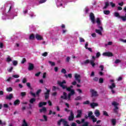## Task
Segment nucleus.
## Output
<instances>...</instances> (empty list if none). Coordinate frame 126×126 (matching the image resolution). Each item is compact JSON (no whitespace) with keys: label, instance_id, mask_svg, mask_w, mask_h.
Segmentation results:
<instances>
[{"label":"nucleus","instance_id":"nucleus-1","mask_svg":"<svg viewBox=\"0 0 126 126\" xmlns=\"http://www.w3.org/2000/svg\"><path fill=\"white\" fill-rule=\"evenodd\" d=\"M114 16H115V17H118V18H120V19H122L123 22H126V13L125 14V16H122L120 15V13L118 12H115Z\"/></svg>","mask_w":126,"mask_h":126},{"label":"nucleus","instance_id":"nucleus-2","mask_svg":"<svg viewBox=\"0 0 126 126\" xmlns=\"http://www.w3.org/2000/svg\"><path fill=\"white\" fill-rule=\"evenodd\" d=\"M112 105L114 106V109L113 110L114 113L118 115V110H119V107H118V106H119L120 104L116 101H113L112 103Z\"/></svg>","mask_w":126,"mask_h":126},{"label":"nucleus","instance_id":"nucleus-3","mask_svg":"<svg viewBox=\"0 0 126 126\" xmlns=\"http://www.w3.org/2000/svg\"><path fill=\"white\" fill-rule=\"evenodd\" d=\"M90 92H91V97H98V94L97 91H94L92 89H91L90 90Z\"/></svg>","mask_w":126,"mask_h":126},{"label":"nucleus","instance_id":"nucleus-4","mask_svg":"<svg viewBox=\"0 0 126 126\" xmlns=\"http://www.w3.org/2000/svg\"><path fill=\"white\" fill-rule=\"evenodd\" d=\"M65 83H66L65 80H63L62 82H59L58 84L62 88V89H63V90H64L65 88H66V86L63 84H65Z\"/></svg>","mask_w":126,"mask_h":126},{"label":"nucleus","instance_id":"nucleus-5","mask_svg":"<svg viewBox=\"0 0 126 126\" xmlns=\"http://www.w3.org/2000/svg\"><path fill=\"white\" fill-rule=\"evenodd\" d=\"M92 58L93 60H90V64L92 65V66L94 67L95 65H96V63H95L96 57H95V56H92Z\"/></svg>","mask_w":126,"mask_h":126},{"label":"nucleus","instance_id":"nucleus-6","mask_svg":"<svg viewBox=\"0 0 126 126\" xmlns=\"http://www.w3.org/2000/svg\"><path fill=\"white\" fill-rule=\"evenodd\" d=\"M90 19H91L92 23L94 24V23H95V15H94V13L93 12H91L90 14Z\"/></svg>","mask_w":126,"mask_h":126},{"label":"nucleus","instance_id":"nucleus-7","mask_svg":"<svg viewBox=\"0 0 126 126\" xmlns=\"http://www.w3.org/2000/svg\"><path fill=\"white\" fill-rule=\"evenodd\" d=\"M68 120L69 122H71L74 120V114L71 111H70V116H69Z\"/></svg>","mask_w":126,"mask_h":126},{"label":"nucleus","instance_id":"nucleus-8","mask_svg":"<svg viewBox=\"0 0 126 126\" xmlns=\"http://www.w3.org/2000/svg\"><path fill=\"white\" fill-rule=\"evenodd\" d=\"M74 78L75 79V80L78 82V83H80L81 82V80H80V78H81V76L80 75L78 74H75Z\"/></svg>","mask_w":126,"mask_h":126},{"label":"nucleus","instance_id":"nucleus-9","mask_svg":"<svg viewBox=\"0 0 126 126\" xmlns=\"http://www.w3.org/2000/svg\"><path fill=\"white\" fill-rule=\"evenodd\" d=\"M45 89L46 90V92L44 93L45 99V100H47V99H48L50 97V92L51 91L50 90L47 89V88H45Z\"/></svg>","mask_w":126,"mask_h":126},{"label":"nucleus","instance_id":"nucleus-10","mask_svg":"<svg viewBox=\"0 0 126 126\" xmlns=\"http://www.w3.org/2000/svg\"><path fill=\"white\" fill-rule=\"evenodd\" d=\"M103 56L104 57H113L114 56V55L113 54V53L108 52H104L103 53Z\"/></svg>","mask_w":126,"mask_h":126},{"label":"nucleus","instance_id":"nucleus-11","mask_svg":"<svg viewBox=\"0 0 126 126\" xmlns=\"http://www.w3.org/2000/svg\"><path fill=\"white\" fill-rule=\"evenodd\" d=\"M77 114L76 116V118H81V116H82V110H78L77 111Z\"/></svg>","mask_w":126,"mask_h":126},{"label":"nucleus","instance_id":"nucleus-12","mask_svg":"<svg viewBox=\"0 0 126 126\" xmlns=\"http://www.w3.org/2000/svg\"><path fill=\"white\" fill-rule=\"evenodd\" d=\"M28 69L30 71L33 70L34 69V64L32 63H29Z\"/></svg>","mask_w":126,"mask_h":126},{"label":"nucleus","instance_id":"nucleus-13","mask_svg":"<svg viewBox=\"0 0 126 126\" xmlns=\"http://www.w3.org/2000/svg\"><path fill=\"white\" fill-rule=\"evenodd\" d=\"M63 95H61V99H63V100H67V94L65 92H63Z\"/></svg>","mask_w":126,"mask_h":126},{"label":"nucleus","instance_id":"nucleus-14","mask_svg":"<svg viewBox=\"0 0 126 126\" xmlns=\"http://www.w3.org/2000/svg\"><path fill=\"white\" fill-rule=\"evenodd\" d=\"M91 107L92 108V109H94V108H95V107H98V106H99V104L97 103H95V102H93L92 103H91Z\"/></svg>","mask_w":126,"mask_h":126},{"label":"nucleus","instance_id":"nucleus-15","mask_svg":"<svg viewBox=\"0 0 126 126\" xmlns=\"http://www.w3.org/2000/svg\"><path fill=\"white\" fill-rule=\"evenodd\" d=\"M35 38L38 40V41H41V40H43V37L38 34L35 35Z\"/></svg>","mask_w":126,"mask_h":126},{"label":"nucleus","instance_id":"nucleus-16","mask_svg":"<svg viewBox=\"0 0 126 126\" xmlns=\"http://www.w3.org/2000/svg\"><path fill=\"white\" fill-rule=\"evenodd\" d=\"M13 98V94H10L9 95L6 96V100H11Z\"/></svg>","mask_w":126,"mask_h":126},{"label":"nucleus","instance_id":"nucleus-17","mask_svg":"<svg viewBox=\"0 0 126 126\" xmlns=\"http://www.w3.org/2000/svg\"><path fill=\"white\" fill-rule=\"evenodd\" d=\"M94 114L95 115V117H99L100 116V111L98 109H96L94 111Z\"/></svg>","mask_w":126,"mask_h":126},{"label":"nucleus","instance_id":"nucleus-18","mask_svg":"<svg viewBox=\"0 0 126 126\" xmlns=\"http://www.w3.org/2000/svg\"><path fill=\"white\" fill-rule=\"evenodd\" d=\"M30 104H34L35 102H36V98H32L29 100Z\"/></svg>","mask_w":126,"mask_h":126},{"label":"nucleus","instance_id":"nucleus-19","mask_svg":"<svg viewBox=\"0 0 126 126\" xmlns=\"http://www.w3.org/2000/svg\"><path fill=\"white\" fill-rule=\"evenodd\" d=\"M19 104H20V100L19 99H16L14 102V105L15 106H18V105H19Z\"/></svg>","mask_w":126,"mask_h":126},{"label":"nucleus","instance_id":"nucleus-20","mask_svg":"<svg viewBox=\"0 0 126 126\" xmlns=\"http://www.w3.org/2000/svg\"><path fill=\"white\" fill-rule=\"evenodd\" d=\"M72 88H73V86H72V85L70 86V87H67V86H66L65 89L67 91L69 92V91L73 90L72 89H71Z\"/></svg>","mask_w":126,"mask_h":126},{"label":"nucleus","instance_id":"nucleus-21","mask_svg":"<svg viewBox=\"0 0 126 126\" xmlns=\"http://www.w3.org/2000/svg\"><path fill=\"white\" fill-rule=\"evenodd\" d=\"M47 112V108L46 107H43L42 109H39L40 113H46Z\"/></svg>","mask_w":126,"mask_h":126},{"label":"nucleus","instance_id":"nucleus-22","mask_svg":"<svg viewBox=\"0 0 126 126\" xmlns=\"http://www.w3.org/2000/svg\"><path fill=\"white\" fill-rule=\"evenodd\" d=\"M88 116L90 119L94 117V115H93V112H92V111H89L88 113Z\"/></svg>","mask_w":126,"mask_h":126},{"label":"nucleus","instance_id":"nucleus-23","mask_svg":"<svg viewBox=\"0 0 126 126\" xmlns=\"http://www.w3.org/2000/svg\"><path fill=\"white\" fill-rule=\"evenodd\" d=\"M64 77H65L66 78H69L71 79V78H72V74L69 73V74H68V75L65 74V75H64Z\"/></svg>","mask_w":126,"mask_h":126},{"label":"nucleus","instance_id":"nucleus-24","mask_svg":"<svg viewBox=\"0 0 126 126\" xmlns=\"http://www.w3.org/2000/svg\"><path fill=\"white\" fill-rule=\"evenodd\" d=\"M90 63V60L89 59H88V60H86V61H85L84 62V63H81V64L83 65V64H88V63Z\"/></svg>","mask_w":126,"mask_h":126},{"label":"nucleus","instance_id":"nucleus-25","mask_svg":"<svg viewBox=\"0 0 126 126\" xmlns=\"http://www.w3.org/2000/svg\"><path fill=\"white\" fill-rule=\"evenodd\" d=\"M110 89H113V88H116V84L114 83L112 84V85L109 86Z\"/></svg>","mask_w":126,"mask_h":126},{"label":"nucleus","instance_id":"nucleus-26","mask_svg":"<svg viewBox=\"0 0 126 126\" xmlns=\"http://www.w3.org/2000/svg\"><path fill=\"white\" fill-rule=\"evenodd\" d=\"M111 123H112L113 126H116L117 121L115 119H113L111 120Z\"/></svg>","mask_w":126,"mask_h":126},{"label":"nucleus","instance_id":"nucleus-27","mask_svg":"<svg viewBox=\"0 0 126 126\" xmlns=\"http://www.w3.org/2000/svg\"><path fill=\"white\" fill-rule=\"evenodd\" d=\"M96 23L97 24V26L101 25V20H100V18H96Z\"/></svg>","mask_w":126,"mask_h":126},{"label":"nucleus","instance_id":"nucleus-28","mask_svg":"<svg viewBox=\"0 0 126 126\" xmlns=\"http://www.w3.org/2000/svg\"><path fill=\"white\" fill-rule=\"evenodd\" d=\"M29 39L30 40H34L35 39V35H34V34H31Z\"/></svg>","mask_w":126,"mask_h":126},{"label":"nucleus","instance_id":"nucleus-29","mask_svg":"<svg viewBox=\"0 0 126 126\" xmlns=\"http://www.w3.org/2000/svg\"><path fill=\"white\" fill-rule=\"evenodd\" d=\"M95 32H96L99 35H102V32H101V30L95 29Z\"/></svg>","mask_w":126,"mask_h":126},{"label":"nucleus","instance_id":"nucleus-30","mask_svg":"<svg viewBox=\"0 0 126 126\" xmlns=\"http://www.w3.org/2000/svg\"><path fill=\"white\" fill-rule=\"evenodd\" d=\"M63 119H61L58 121L57 124L58 126H61L62 125V123H63Z\"/></svg>","mask_w":126,"mask_h":126},{"label":"nucleus","instance_id":"nucleus-31","mask_svg":"<svg viewBox=\"0 0 126 126\" xmlns=\"http://www.w3.org/2000/svg\"><path fill=\"white\" fill-rule=\"evenodd\" d=\"M49 63H50V64H51V66H55V65H56V63H55V62H53L52 61H48Z\"/></svg>","mask_w":126,"mask_h":126},{"label":"nucleus","instance_id":"nucleus-32","mask_svg":"<svg viewBox=\"0 0 126 126\" xmlns=\"http://www.w3.org/2000/svg\"><path fill=\"white\" fill-rule=\"evenodd\" d=\"M70 93H69V94H70V95H74L75 94V92L74 91V90H71V91H69Z\"/></svg>","mask_w":126,"mask_h":126},{"label":"nucleus","instance_id":"nucleus-33","mask_svg":"<svg viewBox=\"0 0 126 126\" xmlns=\"http://www.w3.org/2000/svg\"><path fill=\"white\" fill-rule=\"evenodd\" d=\"M10 62H12V60L11 59V58H10V57H9V56H8V57L6 58V62L10 63Z\"/></svg>","mask_w":126,"mask_h":126},{"label":"nucleus","instance_id":"nucleus-34","mask_svg":"<svg viewBox=\"0 0 126 126\" xmlns=\"http://www.w3.org/2000/svg\"><path fill=\"white\" fill-rule=\"evenodd\" d=\"M63 123L64 126H67L68 125L67 124V121H65V119H63Z\"/></svg>","mask_w":126,"mask_h":126},{"label":"nucleus","instance_id":"nucleus-35","mask_svg":"<svg viewBox=\"0 0 126 126\" xmlns=\"http://www.w3.org/2000/svg\"><path fill=\"white\" fill-rule=\"evenodd\" d=\"M91 119L92 120L93 122L94 123H96V122H97V118H95V116L92 117Z\"/></svg>","mask_w":126,"mask_h":126},{"label":"nucleus","instance_id":"nucleus-36","mask_svg":"<svg viewBox=\"0 0 126 126\" xmlns=\"http://www.w3.org/2000/svg\"><path fill=\"white\" fill-rule=\"evenodd\" d=\"M103 13L106 15H109V14L110 13V12L109 10H104L103 11Z\"/></svg>","mask_w":126,"mask_h":126},{"label":"nucleus","instance_id":"nucleus-37","mask_svg":"<svg viewBox=\"0 0 126 126\" xmlns=\"http://www.w3.org/2000/svg\"><path fill=\"white\" fill-rule=\"evenodd\" d=\"M103 116H105V117H109V114H108V112L106 111H103Z\"/></svg>","mask_w":126,"mask_h":126},{"label":"nucleus","instance_id":"nucleus-38","mask_svg":"<svg viewBox=\"0 0 126 126\" xmlns=\"http://www.w3.org/2000/svg\"><path fill=\"white\" fill-rule=\"evenodd\" d=\"M109 2H106L105 6L103 7V9H106V8H107V7H108V6H109Z\"/></svg>","mask_w":126,"mask_h":126},{"label":"nucleus","instance_id":"nucleus-39","mask_svg":"<svg viewBox=\"0 0 126 126\" xmlns=\"http://www.w3.org/2000/svg\"><path fill=\"white\" fill-rule=\"evenodd\" d=\"M13 90V89L11 87H9L6 89V91L7 92H11Z\"/></svg>","mask_w":126,"mask_h":126},{"label":"nucleus","instance_id":"nucleus-40","mask_svg":"<svg viewBox=\"0 0 126 126\" xmlns=\"http://www.w3.org/2000/svg\"><path fill=\"white\" fill-rule=\"evenodd\" d=\"M81 99H82V98L81 97V96H78L76 97L75 98V101H78V100H81Z\"/></svg>","mask_w":126,"mask_h":126},{"label":"nucleus","instance_id":"nucleus-41","mask_svg":"<svg viewBox=\"0 0 126 126\" xmlns=\"http://www.w3.org/2000/svg\"><path fill=\"white\" fill-rule=\"evenodd\" d=\"M90 103V101H89V100H87L83 103L84 105H89Z\"/></svg>","mask_w":126,"mask_h":126},{"label":"nucleus","instance_id":"nucleus-42","mask_svg":"<svg viewBox=\"0 0 126 126\" xmlns=\"http://www.w3.org/2000/svg\"><path fill=\"white\" fill-rule=\"evenodd\" d=\"M27 86L30 89H32V87H31V84H30V83H27Z\"/></svg>","mask_w":126,"mask_h":126},{"label":"nucleus","instance_id":"nucleus-43","mask_svg":"<svg viewBox=\"0 0 126 126\" xmlns=\"http://www.w3.org/2000/svg\"><path fill=\"white\" fill-rule=\"evenodd\" d=\"M41 91H42V90L41 89L37 90V92H36V95L38 96V95H39L40 93H41Z\"/></svg>","mask_w":126,"mask_h":126},{"label":"nucleus","instance_id":"nucleus-44","mask_svg":"<svg viewBox=\"0 0 126 126\" xmlns=\"http://www.w3.org/2000/svg\"><path fill=\"white\" fill-rule=\"evenodd\" d=\"M62 73H63L64 74H65L66 73V70L64 68H63L61 70Z\"/></svg>","mask_w":126,"mask_h":126},{"label":"nucleus","instance_id":"nucleus-45","mask_svg":"<svg viewBox=\"0 0 126 126\" xmlns=\"http://www.w3.org/2000/svg\"><path fill=\"white\" fill-rule=\"evenodd\" d=\"M79 39L80 42H85V40L84 39V38H83L82 37H79Z\"/></svg>","mask_w":126,"mask_h":126},{"label":"nucleus","instance_id":"nucleus-46","mask_svg":"<svg viewBox=\"0 0 126 126\" xmlns=\"http://www.w3.org/2000/svg\"><path fill=\"white\" fill-rule=\"evenodd\" d=\"M18 64V62H17V61H13V65L14 66L17 65Z\"/></svg>","mask_w":126,"mask_h":126},{"label":"nucleus","instance_id":"nucleus-47","mask_svg":"<svg viewBox=\"0 0 126 126\" xmlns=\"http://www.w3.org/2000/svg\"><path fill=\"white\" fill-rule=\"evenodd\" d=\"M57 89H59V88H57V87L53 86L52 88V91H56Z\"/></svg>","mask_w":126,"mask_h":126},{"label":"nucleus","instance_id":"nucleus-48","mask_svg":"<svg viewBox=\"0 0 126 126\" xmlns=\"http://www.w3.org/2000/svg\"><path fill=\"white\" fill-rule=\"evenodd\" d=\"M21 96H22V97H24V96H26V92L21 93Z\"/></svg>","mask_w":126,"mask_h":126},{"label":"nucleus","instance_id":"nucleus-49","mask_svg":"<svg viewBox=\"0 0 126 126\" xmlns=\"http://www.w3.org/2000/svg\"><path fill=\"white\" fill-rule=\"evenodd\" d=\"M99 83H103L104 82V79L102 78H99Z\"/></svg>","mask_w":126,"mask_h":126},{"label":"nucleus","instance_id":"nucleus-50","mask_svg":"<svg viewBox=\"0 0 126 126\" xmlns=\"http://www.w3.org/2000/svg\"><path fill=\"white\" fill-rule=\"evenodd\" d=\"M69 61H70V57H67L65 60L66 63H69Z\"/></svg>","mask_w":126,"mask_h":126},{"label":"nucleus","instance_id":"nucleus-51","mask_svg":"<svg viewBox=\"0 0 126 126\" xmlns=\"http://www.w3.org/2000/svg\"><path fill=\"white\" fill-rule=\"evenodd\" d=\"M100 56H101V53L100 52H97L96 54V58H99Z\"/></svg>","mask_w":126,"mask_h":126},{"label":"nucleus","instance_id":"nucleus-52","mask_svg":"<svg viewBox=\"0 0 126 126\" xmlns=\"http://www.w3.org/2000/svg\"><path fill=\"white\" fill-rule=\"evenodd\" d=\"M110 4L111 5L112 7H115V6H116V4L113 3V2H110Z\"/></svg>","mask_w":126,"mask_h":126},{"label":"nucleus","instance_id":"nucleus-53","mask_svg":"<svg viewBox=\"0 0 126 126\" xmlns=\"http://www.w3.org/2000/svg\"><path fill=\"white\" fill-rule=\"evenodd\" d=\"M43 102H39V104H38V107L39 108H42V107H43Z\"/></svg>","mask_w":126,"mask_h":126},{"label":"nucleus","instance_id":"nucleus-54","mask_svg":"<svg viewBox=\"0 0 126 126\" xmlns=\"http://www.w3.org/2000/svg\"><path fill=\"white\" fill-rule=\"evenodd\" d=\"M121 63V60L120 59H116L115 61V63Z\"/></svg>","mask_w":126,"mask_h":126},{"label":"nucleus","instance_id":"nucleus-55","mask_svg":"<svg viewBox=\"0 0 126 126\" xmlns=\"http://www.w3.org/2000/svg\"><path fill=\"white\" fill-rule=\"evenodd\" d=\"M47 1V0H40L39 2L40 3H44V2H46Z\"/></svg>","mask_w":126,"mask_h":126},{"label":"nucleus","instance_id":"nucleus-56","mask_svg":"<svg viewBox=\"0 0 126 126\" xmlns=\"http://www.w3.org/2000/svg\"><path fill=\"white\" fill-rule=\"evenodd\" d=\"M22 82L23 83L25 84L26 82H27V79H26V78H24Z\"/></svg>","mask_w":126,"mask_h":126},{"label":"nucleus","instance_id":"nucleus-57","mask_svg":"<svg viewBox=\"0 0 126 126\" xmlns=\"http://www.w3.org/2000/svg\"><path fill=\"white\" fill-rule=\"evenodd\" d=\"M12 69H13V67H11L10 68L7 69L8 72H11L12 71Z\"/></svg>","mask_w":126,"mask_h":126},{"label":"nucleus","instance_id":"nucleus-58","mask_svg":"<svg viewBox=\"0 0 126 126\" xmlns=\"http://www.w3.org/2000/svg\"><path fill=\"white\" fill-rule=\"evenodd\" d=\"M47 56H48V52H45L42 54L43 57H47Z\"/></svg>","mask_w":126,"mask_h":126},{"label":"nucleus","instance_id":"nucleus-59","mask_svg":"<svg viewBox=\"0 0 126 126\" xmlns=\"http://www.w3.org/2000/svg\"><path fill=\"white\" fill-rule=\"evenodd\" d=\"M40 74H41V72H38L35 74V76H36L37 77H38V76H40Z\"/></svg>","mask_w":126,"mask_h":126},{"label":"nucleus","instance_id":"nucleus-60","mask_svg":"<svg viewBox=\"0 0 126 126\" xmlns=\"http://www.w3.org/2000/svg\"><path fill=\"white\" fill-rule=\"evenodd\" d=\"M85 48L86 49H88V42H86L85 44Z\"/></svg>","mask_w":126,"mask_h":126},{"label":"nucleus","instance_id":"nucleus-61","mask_svg":"<svg viewBox=\"0 0 126 126\" xmlns=\"http://www.w3.org/2000/svg\"><path fill=\"white\" fill-rule=\"evenodd\" d=\"M12 76H13V77H14V78H18L19 77V75H17V74L14 75Z\"/></svg>","mask_w":126,"mask_h":126},{"label":"nucleus","instance_id":"nucleus-62","mask_svg":"<svg viewBox=\"0 0 126 126\" xmlns=\"http://www.w3.org/2000/svg\"><path fill=\"white\" fill-rule=\"evenodd\" d=\"M77 91L80 94L82 93V90H81L80 89H77Z\"/></svg>","mask_w":126,"mask_h":126},{"label":"nucleus","instance_id":"nucleus-63","mask_svg":"<svg viewBox=\"0 0 126 126\" xmlns=\"http://www.w3.org/2000/svg\"><path fill=\"white\" fill-rule=\"evenodd\" d=\"M98 79H99L98 78V77H95L94 78L93 80H94L95 82H97V81H98Z\"/></svg>","mask_w":126,"mask_h":126},{"label":"nucleus","instance_id":"nucleus-64","mask_svg":"<svg viewBox=\"0 0 126 126\" xmlns=\"http://www.w3.org/2000/svg\"><path fill=\"white\" fill-rule=\"evenodd\" d=\"M25 62H26V59L24 58L21 62V63H25Z\"/></svg>","mask_w":126,"mask_h":126}]
</instances>
